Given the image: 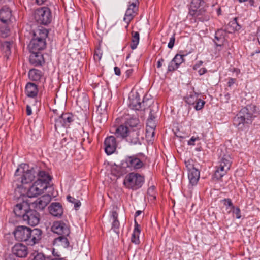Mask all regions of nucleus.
Segmentation results:
<instances>
[{
    "label": "nucleus",
    "instance_id": "1",
    "mask_svg": "<svg viewBox=\"0 0 260 260\" xmlns=\"http://www.w3.org/2000/svg\"><path fill=\"white\" fill-rule=\"evenodd\" d=\"M36 178L34 167L29 168L26 164H22L17 169L14 175V184L17 190L21 194H24L26 190L25 185L32 182Z\"/></svg>",
    "mask_w": 260,
    "mask_h": 260
},
{
    "label": "nucleus",
    "instance_id": "2",
    "mask_svg": "<svg viewBox=\"0 0 260 260\" xmlns=\"http://www.w3.org/2000/svg\"><path fill=\"white\" fill-rule=\"evenodd\" d=\"M47 36L48 31L46 29L41 28L37 30L28 45L30 52H40L44 49L46 47L45 40Z\"/></svg>",
    "mask_w": 260,
    "mask_h": 260
},
{
    "label": "nucleus",
    "instance_id": "3",
    "mask_svg": "<svg viewBox=\"0 0 260 260\" xmlns=\"http://www.w3.org/2000/svg\"><path fill=\"white\" fill-rule=\"evenodd\" d=\"M144 181V178L140 174L132 172L127 175L124 180L123 183L125 187L133 190L140 188Z\"/></svg>",
    "mask_w": 260,
    "mask_h": 260
},
{
    "label": "nucleus",
    "instance_id": "4",
    "mask_svg": "<svg viewBox=\"0 0 260 260\" xmlns=\"http://www.w3.org/2000/svg\"><path fill=\"white\" fill-rule=\"evenodd\" d=\"M35 19L38 23L47 25L51 21V13L47 7L39 8L35 12Z\"/></svg>",
    "mask_w": 260,
    "mask_h": 260
},
{
    "label": "nucleus",
    "instance_id": "5",
    "mask_svg": "<svg viewBox=\"0 0 260 260\" xmlns=\"http://www.w3.org/2000/svg\"><path fill=\"white\" fill-rule=\"evenodd\" d=\"M139 8V2L138 0H132L129 2V5L125 12L123 20L127 25L125 28L127 29L128 27L130 22L134 19L138 13Z\"/></svg>",
    "mask_w": 260,
    "mask_h": 260
},
{
    "label": "nucleus",
    "instance_id": "6",
    "mask_svg": "<svg viewBox=\"0 0 260 260\" xmlns=\"http://www.w3.org/2000/svg\"><path fill=\"white\" fill-rule=\"evenodd\" d=\"M55 121V128L57 131L61 127H68L70 124L74 120V116L72 113H66L60 116L54 117Z\"/></svg>",
    "mask_w": 260,
    "mask_h": 260
},
{
    "label": "nucleus",
    "instance_id": "7",
    "mask_svg": "<svg viewBox=\"0 0 260 260\" xmlns=\"http://www.w3.org/2000/svg\"><path fill=\"white\" fill-rule=\"evenodd\" d=\"M208 7L203 0H192L190 5L189 14L192 16H198L203 14Z\"/></svg>",
    "mask_w": 260,
    "mask_h": 260
},
{
    "label": "nucleus",
    "instance_id": "8",
    "mask_svg": "<svg viewBox=\"0 0 260 260\" xmlns=\"http://www.w3.org/2000/svg\"><path fill=\"white\" fill-rule=\"evenodd\" d=\"M47 188V184L40 180H36L27 191L29 198L35 197L42 194Z\"/></svg>",
    "mask_w": 260,
    "mask_h": 260
},
{
    "label": "nucleus",
    "instance_id": "9",
    "mask_svg": "<svg viewBox=\"0 0 260 260\" xmlns=\"http://www.w3.org/2000/svg\"><path fill=\"white\" fill-rule=\"evenodd\" d=\"M239 112L240 115H243L246 120V123H248L249 121H252L257 114L256 106L252 104L248 105L242 108Z\"/></svg>",
    "mask_w": 260,
    "mask_h": 260
},
{
    "label": "nucleus",
    "instance_id": "10",
    "mask_svg": "<svg viewBox=\"0 0 260 260\" xmlns=\"http://www.w3.org/2000/svg\"><path fill=\"white\" fill-rule=\"evenodd\" d=\"M128 100V106L132 109L135 110H145L148 106L145 101L140 102V96L137 94L130 95Z\"/></svg>",
    "mask_w": 260,
    "mask_h": 260
},
{
    "label": "nucleus",
    "instance_id": "11",
    "mask_svg": "<svg viewBox=\"0 0 260 260\" xmlns=\"http://www.w3.org/2000/svg\"><path fill=\"white\" fill-rule=\"evenodd\" d=\"M29 228L19 225L17 226L13 232L15 238L17 241H27L28 239Z\"/></svg>",
    "mask_w": 260,
    "mask_h": 260
},
{
    "label": "nucleus",
    "instance_id": "12",
    "mask_svg": "<svg viewBox=\"0 0 260 260\" xmlns=\"http://www.w3.org/2000/svg\"><path fill=\"white\" fill-rule=\"evenodd\" d=\"M24 221L31 226L37 225L40 220L39 213L34 210L30 209L22 218Z\"/></svg>",
    "mask_w": 260,
    "mask_h": 260
},
{
    "label": "nucleus",
    "instance_id": "13",
    "mask_svg": "<svg viewBox=\"0 0 260 260\" xmlns=\"http://www.w3.org/2000/svg\"><path fill=\"white\" fill-rule=\"evenodd\" d=\"M30 204L27 201H23L17 204L14 208V212L15 214L22 218L24 217L26 212L30 210Z\"/></svg>",
    "mask_w": 260,
    "mask_h": 260
},
{
    "label": "nucleus",
    "instance_id": "14",
    "mask_svg": "<svg viewBox=\"0 0 260 260\" xmlns=\"http://www.w3.org/2000/svg\"><path fill=\"white\" fill-rule=\"evenodd\" d=\"M52 231L59 235L68 236L70 230L68 225L61 221H56L53 223L51 227Z\"/></svg>",
    "mask_w": 260,
    "mask_h": 260
},
{
    "label": "nucleus",
    "instance_id": "15",
    "mask_svg": "<svg viewBox=\"0 0 260 260\" xmlns=\"http://www.w3.org/2000/svg\"><path fill=\"white\" fill-rule=\"evenodd\" d=\"M105 152L108 155L112 154L116 149L117 143L114 136H109L106 138L104 141Z\"/></svg>",
    "mask_w": 260,
    "mask_h": 260
},
{
    "label": "nucleus",
    "instance_id": "16",
    "mask_svg": "<svg viewBox=\"0 0 260 260\" xmlns=\"http://www.w3.org/2000/svg\"><path fill=\"white\" fill-rule=\"evenodd\" d=\"M51 201L49 195H44L37 199L32 202V205L37 210H43L49 204Z\"/></svg>",
    "mask_w": 260,
    "mask_h": 260
},
{
    "label": "nucleus",
    "instance_id": "17",
    "mask_svg": "<svg viewBox=\"0 0 260 260\" xmlns=\"http://www.w3.org/2000/svg\"><path fill=\"white\" fill-rule=\"evenodd\" d=\"M13 253L19 257H25L28 253L27 247L22 243H17L12 248Z\"/></svg>",
    "mask_w": 260,
    "mask_h": 260
},
{
    "label": "nucleus",
    "instance_id": "18",
    "mask_svg": "<svg viewBox=\"0 0 260 260\" xmlns=\"http://www.w3.org/2000/svg\"><path fill=\"white\" fill-rule=\"evenodd\" d=\"M185 55L184 54H177L170 61L168 67V71L172 72L178 69L179 66L184 61V57Z\"/></svg>",
    "mask_w": 260,
    "mask_h": 260
},
{
    "label": "nucleus",
    "instance_id": "19",
    "mask_svg": "<svg viewBox=\"0 0 260 260\" xmlns=\"http://www.w3.org/2000/svg\"><path fill=\"white\" fill-rule=\"evenodd\" d=\"M28 234V239L27 240L31 245H34L39 242L42 237V231L39 229L29 228Z\"/></svg>",
    "mask_w": 260,
    "mask_h": 260
},
{
    "label": "nucleus",
    "instance_id": "20",
    "mask_svg": "<svg viewBox=\"0 0 260 260\" xmlns=\"http://www.w3.org/2000/svg\"><path fill=\"white\" fill-rule=\"evenodd\" d=\"M28 77L30 80L44 83L45 81L44 74L42 72L36 69H32L28 72Z\"/></svg>",
    "mask_w": 260,
    "mask_h": 260
},
{
    "label": "nucleus",
    "instance_id": "21",
    "mask_svg": "<svg viewBox=\"0 0 260 260\" xmlns=\"http://www.w3.org/2000/svg\"><path fill=\"white\" fill-rule=\"evenodd\" d=\"M12 12L9 8L4 6L0 10V20L4 24H9L11 21Z\"/></svg>",
    "mask_w": 260,
    "mask_h": 260
},
{
    "label": "nucleus",
    "instance_id": "22",
    "mask_svg": "<svg viewBox=\"0 0 260 260\" xmlns=\"http://www.w3.org/2000/svg\"><path fill=\"white\" fill-rule=\"evenodd\" d=\"M49 210L50 213L54 216L60 217L63 214V208L59 203H51L49 207Z\"/></svg>",
    "mask_w": 260,
    "mask_h": 260
},
{
    "label": "nucleus",
    "instance_id": "23",
    "mask_svg": "<svg viewBox=\"0 0 260 260\" xmlns=\"http://www.w3.org/2000/svg\"><path fill=\"white\" fill-rule=\"evenodd\" d=\"M29 61L31 64L35 66L41 65L44 62L43 55L40 52H31Z\"/></svg>",
    "mask_w": 260,
    "mask_h": 260
},
{
    "label": "nucleus",
    "instance_id": "24",
    "mask_svg": "<svg viewBox=\"0 0 260 260\" xmlns=\"http://www.w3.org/2000/svg\"><path fill=\"white\" fill-rule=\"evenodd\" d=\"M25 93L27 96L30 98L37 96L38 93L37 85L34 83H27L25 86Z\"/></svg>",
    "mask_w": 260,
    "mask_h": 260
},
{
    "label": "nucleus",
    "instance_id": "25",
    "mask_svg": "<svg viewBox=\"0 0 260 260\" xmlns=\"http://www.w3.org/2000/svg\"><path fill=\"white\" fill-rule=\"evenodd\" d=\"M114 131H115L112 133H114L117 137L127 138L129 132H130L131 130L129 129V127L125 126V124H122L115 128Z\"/></svg>",
    "mask_w": 260,
    "mask_h": 260
},
{
    "label": "nucleus",
    "instance_id": "26",
    "mask_svg": "<svg viewBox=\"0 0 260 260\" xmlns=\"http://www.w3.org/2000/svg\"><path fill=\"white\" fill-rule=\"evenodd\" d=\"M36 172V177H38L37 180L45 182L47 184L51 180L49 175L45 171L41 170L38 167H34Z\"/></svg>",
    "mask_w": 260,
    "mask_h": 260
},
{
    "label": "nucleus",
    "instance_id": "27",
    "mask_svg": "<svg viewBox=\"0 0 260 260\" xmlns=\"http://www.w3.org/2000/svg\"><path fill=\"white\" fill-rule=\"evenodd\" d=\"M126 163L127 167L136 169L141 168L143 165V162L139 158L134 156L127 158Z\"/></svg>",
    "mask_w": 260,
    "mask_h": 260
},
{
    "label": "nucleus",
    "instance_id": "28",
    "mask_svg": "<svg viewBox=\"0 0 260 260\" xmlns=\"http://www.w3.org/2000/svg\"><path fill=\"white\" fill-rule=\"evenodd\" d=\"M188 177L190 183L192 185L197 184L200 178V171L198 169H196L188 172Z\"/></svg>",
    "mask_w": 260,
    "mask_h": 260
},
{
    "label": "nucleus",
    "instance_id": "29",
    "mask_svg": "<svg viewBox=\"0 0 260 260\" xmlns=\"http://www.w3.org/2000/svg\"><path fill=\"white\" fill-rule=\"evenodd\" d=\"M140 227L138 223L135 220V228L134 229L132 237L131 242L135 244H138L140 243L139 235L140 234Z\"/></svg>",
    "mask_w": 260,
    "mask_h": 260
},
{
    "label": "nucleus",
    "instance_id": "30",
    "mask_svg": "<svg viewBox=\"0 0 260 260\" xmlns=\"http://www.w3.org/2000/svg\"><path fill=\"white\" fill-rule=\"evenodd\" d=\"M246 122V120L245 119L243 115H240V112L234 118L233 124L237 127L239 129H242L244 124Z\"/></svg>",
    "mask_w": 260,
    "mask_h": 260
},
{
    "label": "nucleus",
    "instance_id": "31",
    "mask_svg": "<svg viewBox=\"0 0 260 260\" xmlns=\"http://www.w3.org/2000/svg\"><path fill=\"white\" fill-rule=\"evenodd\" d=\"M66 236H67L61 235L58 238H55L53 241V245L61 246L63 247H68L69 245V242Z\"/></svg>",
    "mask_w": 260,
    "mask_h": 260
},
{
    "label": "nucleus",
    "instance_id": "32",
    "mask_svg": "<svg viewBox=\"0 0 260 260\" xmlns=\"http://www.w3.org/2000/svg\"><path fill=\"white\" fill-rule=\"evenodd\" d=\"M132 38L130 47L132 50L135 49L139 43L140 35L138 31H133L131 32Z\"/></svg>",
    "mask_w": 260,
    "mask_h": 260
},
{
    "label": "nucleus",
    "instance_id": "33",
    "mask_svg": "<svg viewBox=\"0 0 260 260\" xmlns=\"http://www.w3.org/2000/svg\"><path fill=\"white\" fill-rule=\"evenodd\" d=\"M139 132L137 129H133L129 132L126 140L131 143L136 144L139 141Z\"/></svg>",
    "mask_w": 260,
    "mask_h": 260
},
{
    "label": "nucleus",
    "instance_id": "34",
    "mask_svg": "<svg viewBox=\"0 0 260 260\" xmlns=\"http://www.w3.org/2000/svg\"><path fill=\"white\" fill-rule=\"evenodd\" d=\"M228 171L229 170L225 169L224 167L218 164L214 173V177L216 179L220 180L227 173Z\"/></svg>",
    "mask_w": 260,
    "mask_h": 260
},
{
    "label": "nucleus",
    "instance_id": "35",
    "mask_svg": "<svg viewBox=\"0 0 260 260\" xmlns=\"http://www.w3.org/2000/svg\"><path fill=\"white\" fill-rule=\"evenodd\" d=\"M199 94L194 91H190L185 98V102L189 105H194L198 99Z\"/></svg>",
    "mask_w": 260,
    "mask_h": 260
},
{
    "label": "nucleus",
    "instance_id": "36",
    "mask_svg": "<svg viewBox=\"0 0 260 260\" xmlns=\"http://www.w3.org/2000/svg\"><path fill=\"white\" fill-rule=\"evenodd\" d=\"M218 164L229 170L232 164V159L230 155H224L219 161Z\"/></svg>",
    "mask_w": 260,
    "mask_h": 260
},
{
    "label": "nucleus",
    "instance_id": "37",
    "mask_svg": "<svg viewBox=\"0 0 260 260\" xmlns=\"http://www.w3.org/2000/svg\"><path fill=\"white\" fill-rule=\"evenodd\" d=\"M11 43L9 42H4L1 44V48L4 55L8 58L11 54Z\"/></svg>",
    "mask_w": 260,
    "mask_h": 260
},
{
    "label": "nucleus",
    "instance_id": "38",
    "mask_svg": "<svg viewBox=\"0 0 260 260\" xmlns=\"http://www.w3.org/2000/svg\"><path fill=\"white\" fill-rule=\"evenodd\" d=\"M185 166L188 172L198 169V164L195 162L192 159H188L185 161Z\"/></svg>",
    "mask_w": 260,
    "mask_h": 260
},
{
    "label": "nucleus",
    "instance_id": "39",
    "mask_svg": "<svg viewBox=\"0 0 260 260\" xmlns=\"http://www.w3.org/2000/svg\"><path fill=\"white\" fill-rule=\"evenodd\" d=\"M125 125L129 128L137 127L139 124V120L136 118H131L125 121L124 123Z\"/></svg>",
    "mask_w": 260,
    "mask_h": 260
},
{
    "label": "nucleus",
    "instance_id": "40",
    "mask_svg": "<svg viewBox=\"0 0 260 260\" xmlns=\"http://www.w3.org/2000/svg\"><path fill=\"white\" fill-rule=\"evenodd\" d=\"M111 217L112 218V228L114 230L118 229L119 226V222L117 219L118 213L116 211H112Z\"/></svg>",
    "mask_w": 260,
    "mask_h": 260
},
{
    "label": "nucleus",
    "instance_id": "41",
    "mask_svg": "<svg viewBox=\"0 0 260 260\" xmlns=\"http://www.w3.org/2000/svg\"><path fill=\"white\" fill-rule=\"evenodd\" d=\"M8 24H4L0 26V35L3 38H6L10 34V29L7 26Z\"/></svg>",
    "mask_w": 260,
    "mask_h": 260
},
{
    "label": "nucleus",
    "instance_id": "42",
    "mask_svg": "<svg viewBox=\"0 0 260 260\" xmlns=\"http://www.w3.org/2000/svg\"><path fill=\"white\" fill-rule=\"evenodd\" d=\"M222 202L223 203L224 205L226 206V210L228 213H230L234 209V206L231 199H225L222 200Z\"/></svg>",
    "mask_w": 260,
    "mask_h": 260
},
{
    "label": "nucleus",
    "instance_id": "43",
    "mask_svg": "<svg viewBox=\"0 0 260 260\" xmlns=\"http://www.w3.org/2000/svg\"><path fill=\"white\" fill-rule=\"evenodd\" d=\"M67 200L74 204V208L76 210H77L78 208L81 206V203L78 200L76 199L75 198L71 197V196H67Z\"/></svg>",
    "mask_w": 260,
    "mask_h": 260
},
{
    "label": "nucleus",
    "instance_id": "44",
    "mask_svg": "<svg viewBox=\"0 0 260 260\" xmlns=\"http://www.w3.org/2000/svg\"><path fill=\"white\" fill-rule=\"evenodd\" d=\"M205 103L203 100L199 98L195 104L193 105L194 108L197 111L200 110L203 108Z\"/></svg>",
    "mask_w": 260,
    "mask_h": 260
},
{
    "label": "nucleus",
    "instance_id": "45",
    "mask_svg": "<svg viewBox=\"0 0 260 260\" xmlns=\"http://www.w3.org/2000/svg\"><path fill=\"white\" fill-rule=\"evenodd\" d=\"M155 135V129L151 128H146V137L149 141H151L152 138L154 137Z\"/></svg>",
    "mask_w": 260,
    "mask_h": 260
},
{
    "label": "nucleus",
    "instance_id": "46",
    "mask_svg": "<svg viewBox=\"0 0 260 260\" xmlns=\"http://www.w3.org/2000/svg\"><path fill=\"white\" fill-rule=\"evenodd\" d=\"M103 52L101 48H98L95 49L94 54V59L96 61H99L102 56Z\"/></svg>",
    "mask_w": 260,
    "mask_h": 260
},
{
    "label": "nucleus",
    "instance_id": "47",
    "mask_svg": "<svg viewBox=\"0 0 260 260\" xmlns=\"http://www.w3.org/2000/svg\"><path fill=\"white\" fill-rule=\"evenodd\" d=\"M230 24L234 28V30L238 31L241 28L240 25L237 23L236 18H235L233 21H231Z\"/></svg>",
    "mask_w": 260,
    "mask_h": 260
},
{
    "label": "nucleus",
    "instance_id": "48",
    "mask_svg": "<svg viewBox=\"0 0 260 260\" xmlns=\"http://www.w3.org/2000/svg\"><path fill=\"white\" fill-rule=\"evenodd\" d=\"M155 127H156V123L155 122L154 120L148 119L146 128L155 129Z\"/></svg>",
    "mask_w": 260,
    "mask_h": 260
},
{
    "label": "nucleus",
    "instance_id": "49",
    "mask_svg": "<svg viewBox=\"0 0 260 260\" xmlns=\"http://www.w3.org/2000/svg\"><path fill=\"white\" fill-rule=\"evenodd\" d=\"M148 194L153 199H155L156 197L155 196V187L154 186H151L148 189Z\"/></svg>",
    "mask_w": 260,
    "mask_h": 260
},
{
    "label": "nucleus",
    "instance_id": "50",
    "mask_svg": "<svg viewBox=\"0 0 260 260\" xmlns=\"http://www.w3.org/2000/svg\"><path fill=\"white\" fill-rule=\"evenodd\" d=\"M175 38L174 35H173L170 38L169 42L168 44V47L169 48L172 49L173 47V46L174 45V43H175Z\"/></svg>",
    "mask_w": 260,
    "mask_h": 260
},
{
    "label": "nucleus",
    "instance_id": "51",
    "mask_svg": "<svg viewBox=\"0 0 260 260\" xmlns=\"http://www.w3.org/2000/svg\"><path fill=\"white\" fill-rule=\"evenodd\" d=\"M232 211L233 213L236 215V218L240 219L241 218V211L238 207L236 208H234V209Z\"/></svg>",
    "mask_w": 260,
    "mask_h": 260
},
{
    "label": "nucleus",
    "instance_id": "52",
    "mask_svg": "<svg viewBox=\"0 0 260 260\" xmlns=\"http://www.w3.org/2000/svg\"><path fill=\"white\" fill-rule=\"evenodd\" d=\"M34 260H47L43 253H38L34 257Z\"/></svg>",
    "mask_w": 260,
    "mask_h": 260
},
{
    "label": "nucleus",
    "instance_id": "53",
    "mask_svg": "<svg viewBox=\"0 0 260 260\" xmlns=\"http://www.w3.org/2000/svg\"><path fill=\"white\" fill-rule=\"evenodd\" d=\"M199 139V137H192L190 139L188 142V144L189 145H194V142L196 140H198Z\"/></svg>",
    "mask_w": 260,
    "mask_h": 260
},
{
    "label": "nucleus",
    "instance_id": "54",
    "mask_svg": "<svg viewBox=\"0 0 260 260\" xmlns=\"http://www.w3.org/2000/svg\"><path fill=\"white\" fill-rule=\"evenodd\" d=\"M203 61H199L197 62L193 67V69L194 70H197L203 64Z\"/></svg>",
    "mask_w": 260,
    "mask_h": 260
},
{
    "label": "nucleus",
    "instance_id": "55",
    "mask_svg": "<svg viewBox=\"0 0 260 260\" xmlns=\"http://www.w3.org/2000/svg\"><path fill=\"white\" fill-rule=\"evenodd\" d=\"M52 254L53 256H56L57 257H59L61 256V254L59 252L56 251L55 248H53L52 251Z\"/></svg>",
    "mask_w": 260,
    "mask_h": 260
},
{
    "label": "nucleus",
    "instance_id": "56",
    "mask_svg": "<svg viewBox=\"0 0 260 260\" xmlns=\"http://www.w3.org/2000/svg\"><path fill=\"white\" fill-rule=\"evenodd\" d=\"M207 70L205 68H202L198 70V73L200 75H202L207 72Z\"/></svg>",
    "mask_w": 260,
    "mask_h": 260
},
{
    "label": "nucleus",
    "instance_id": "57",
    "mask_svg": "<svg viewBox=\"0 0 260 260\" xmlns=\"http://www.w3.org/2000/svg\"><path fill=\"white\" fill-rule=\"evenodd\" d=\"M235 79L230 78L228 83L229 86H231L233 84H234L235 83Z\"/></svg>",
    "mask_w": 260,
    "mask_h": 260
},
{
    "label": "nucleus",
    "instance_id": "58",
    "mask_svg": "<svg viewBox=\"0 0 260 260\" xmlns=\"http://www.w3.org/2000/svg\"><path fill=\"white\" fill-rule=\"evenodd\" d=\"M26 113L27 115H30L32 114L31 108L29 105L26 106Z\"/></svg>",
    "mask_w": 260,
    "mask_h": 260
},
{
    "label": "nucleus",
    "instance_id": "59",
    "mask_svg": "<svg viewBox=\"0 0 260 260\" xmlns=\"http://www.w3.org/2000/svg\"><path fill=\"white\" fill-rule=\"evenodd\" d=\"M133 72V70L132 69L127 70L125 72V75H126V77H129L132 75Z\"/></svg>",
    "mask_w": 260,
    "mask_h": 260
},
{
    "label": "nucleus",
    "instance_id": "60",
    "mask_svg": "<svg viewBox=\"0 0 260 260\" xmlns=\"http://www.w3.org/2000/svg\"><path fill=\"white\" fill-rule=\"evenodd\" d=\"M114 72L115 74L118 76H119L121 74L120 69L117 67L114 68Z\"/></svg>",
    "mask_w": 260,
    "mask_h": 260
},
{
    "label": "nucleus",
    "instance_id": "61",
    "mask_svg": "<svg viewBox=\"0 0 260 260\" xmlns=\"http://www.w3.org/2000/svg\"><path fill=\"white\" fill-rule=\"evenodd\" d=\"M163 61H164V59L162 58L157 61V66L158 68H160L161 67L162 62H163Z\"/></svg>",
    "mask_w": 260,
    "mask_h": 260
},
{
    "label": "nucleus",
    "instance_id": "62",
    "mask_svg": "<svg viewBox=\"0 0 260 260\" xmlns=\"http://www.w3.org/2000/svg\"><path fill=\"white\" fill-rule=\"evenodd\" d=\"M46 0H36V2L38 5H42L43 4Z\"/></svg>",
    "mask_w": 260,
    "mask_h": 260
},
{
    "label": "nucleus",
    "instance_id": "63",
    "mask_svg": "<svg viewBox=\"0 0 260 260\" xmlns=\"http://www.w3.org/2000/svg\"><path fill=\"white\" fill-rule=\"evenodd\" d=\"M141 213L142 211L140 210L136 211V212L135 213V216L136 217L139 216L141 214Z\"/></svg>",
    "mask_w": 260,
    "mask_h": 260
},
{
    "label": "nucleus",
    "instance_id": "64",
    "mask_svg": "<svg viewBox=\"0 0 260 260\" xmlns=\"http://www.w3.org/2000/svg\"><path fill=\"white\" fill-rule=\"evenodd\" d=\"M6 260H15V259L13 256H9L6 258Z\"/></svg>",
    "mask_w": 260,
    "mask_h": 260
}]
</instances>
